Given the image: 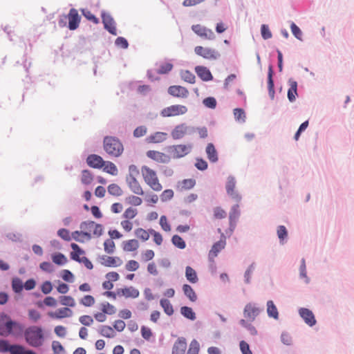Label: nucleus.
<instances>
[{
  "label": "nucleus",
  "instance_id": "nucleus-1",
  "mask_svg": "<svg viewBox=\"0 0 354 354\" xmlns=\"http://www.w3.org/2000/svg\"><path fill=\"white\" fill-rule=\"evenodd\" d=\"M24 329V326L21 324L12 321L8 315H0V335L5 337L10 335L14 336L21 335Z\"/></svg>",
  "mask_w": 354,
  "mask_h": 354
},
{
  "label": "nucleus",
  "instance_id": "nucleus-2",
  "mask_svg": "<svg viewBox=\"0 0 354 354\" xmlns=\"http://www.w3.org/2000/svg\"><path fill=\"white\" fill-rule=\"evenodd\" d=\"M24 337L26 342L31 346L39 347L44 342V335L41 327L32 326L24 330Z\"/></svg>",
  "mask_w": 354,
  "mask_h": 354
},
{
  "label": "nucleus",
  "instance_id": "nucleus-3",
  "mask_svg": "<svg viewBox=\"0 0 354 354\" xmlns=\"http://www.w3.org/2000/svg\"><path fill=\"white\" fill-rule=\"evenodd\" d=\"M104 150L110 156L120 157L124 152V146L119 138L114 136H106L103 140Z\"/></svg>",
  "mask_w": 354,
  "mask_h": 354
},
{
  "label": "nucleus",
  "instance_id": "nucleus-4",
  "mask_svg": "<svg viewBox=\"0 0 354 354\" xmlns=\"http://www.w3.org/2000/svg\"><path fill=\"white\" fill-rule=\"evenodd\" d=\"M141 174L145 183L153 191L160 192L162 189L157 172L147 165L141 167Z\"/></svg>",
  "mask_w": 354,
  "mask_h": 354
},
{
  "label": "nucleus",
  "instance_id": "nucleus-5",
  "mask_svg": "<svg viewBox=\"0 0 354 354\" xmlns=\"http://www.w3.org/2000/svg\"><path fill=\"white\" fill-rule=\"evenodd\" d=\"M192 150L191 145H174L169 146L167 151L171 158L178 159L183 158L190 153Z\"/></svg>",
  "mask_w": 354,
  "mask_h": 354
},
{
  "label": "nucleus",
  "instance_id": "nucleus-6",
  "mask_svg": "<svg viewBox=\"0 0 354 354\" xmlns=\"http://www.w3.org/2000/svg\"><path fill=\"white\" fill-rule=\"evenodd\" d=\"M80 229L83 232H86L90 236H92L99 237L103 233V226L101 224L95 223L94 221H84L80 224Z\"/></svg>",
  "mask_w": 354,
  "mask_h": 354
},
{
  "label": "nucleus",
  "instance_id": "nucleus-7",
  "mask_svg": "<svg viewBox=\"0 0 354 354\" xmlns=\"http://www.w3.org/2000/svg\"><path fill=\"white\" fill-rule=\"evenodd\" d=\"M194 53L197 55L207 60H216L221 57V54L216 49L202 46H196Z\"/></svg>",
  "mask_w": 354,
  "mask_h": 354
},
{
  "label": "nucleus",
  "instance_id": "nucleus-8",
  "mask_svg": "<svg viewBox=\"0 0 354 354\" xmlns=\"http://www.w3.org/2000/svg\"><path fill=\"white\" fill-rule=\"evenodd\" d=\"M187 110V106L184 105L174 104L164 108L160 112V115L163 118L176 117L185 114Z\"/></svg>",
  "mask_w": 354,
  "mask_h": 354
},
{
  "label": "nucleus",
  "instance_id": "nucleus-9",
  "mask_svg": "<svg viewBox=\"0 0 354 354\" xmlns=\"http://www.w3.org/2000/svg\"><path fill=\"white\" fill-rule=\"evenodd\" d=\"M192 30L195 34L203 39L213 40L215 39L214 32L211 29L201 24L193 25Z\"/></svg>",
  "mask_w": 354,
  "mask_h": 354
},
{
  "label": "nucleus",
  "instance_id": "nucleus-10",
  "mask_svg": "<svg viewBox=\"0 0 354 354\" xmlns=\"http://www.w3.org/2000/svg\"><path fill=\"white\" fill-rule=\"evenodd\" d=\"M226 245V238L222 234L221 239L214 243L211 250L209 252L208 257L209 261H214V259L217 257L218 254L225 248Z\"/></svg>",
  "mask_w": 354,
  "mask_h": 354
},
{
  "label": "nucleus",
  "instance_id": "nucleus-11",
  "mask_svg": "<svg viewBox=\"0 0 354 354\" xmlns=\"http://www.w3.org/2000/svg\"><path fill=\"white\" fill-rule=\"evenodd\" d=\"M147 156L158 163H168L170 162V156L158 151L149 150L146 153Z\"/></svg>",
  "mask_w": 354,
  "mask_h": 354
},
{
  "label": "nucleus",
  "instance_id": "nucleus-12",
  "mask_svg": "<svg viewBox=\"0 0 354 354\" xmlns=\"http://www.w3.org/2000/svg\"><path fill=\"white\" fill-rule=\"evenodd\" d=\"M67 18L68 19V28L71 30H76L79 27L81 19L77 10L75 8H71L69 10Z\"/></svg>",
  "mask_w": 354,
  "mask_h": 354
},
{
  "label": "nucleus",
  "instance_id": "nucleus-13",
  "mask_svg": "<svg viewBox=\"0 0 354 354\" xmlns=\"http://www.w3.org/2000/svg\"><path fill=\"white\" fill-rule=\"evenodd\" d=\"M260 313V309L254 304H248L244 308V317L249 321H254Z\"/></svg>",
  "mask_w": 354,
  "mask_h": 354
},
{
  "label": "nucleus",
  "instance_id": "nucleus-14",
  "mask_svg": "<svg viewBox=\"0 0 354 354\" xmlns=\"http://www.w3.org/2000/svg\"><path fill=\"white\" fill-rule=\"evenodd\" d=\"M168 93L174 97L182 98H185L189 95V91L186 88L176 85L169 86Z\"/></svg>",
  "mask_w": 354,
  "mask_h": 354
},
{
  "label": "nucleus",
  "instance_id": "nucleus-15",
  "mask_svg": "<svg viewBox=\"0 0 354 354\" xmlns=\"http://www.w3.org/2000/svg\"><path fill=\"white\" fill-rule=\"evenodd\" d=\"M101 263L106 267H118L122 264V261L118 257L104 255L100 258Z\"/></svg>",
  "mask_w": 354,
  "mask_h": 354
},
{
  "label": "nucleus",
  "instance_id": "nucleus-16",
  "mask_svg": "<svg viewBox=\"0 0 354 354\" xmlns=\"http://www.w3.org/2000/svg\"><path fill=\"white\" fill-rule=\"evenodd\" d=\"M86 163L91 167L100 169L103 167L104 165V160L100 156L91 154L87 157Z\"/></svg>",
  "mask_w": 354,
  "mask_h": 354
},
{
  "label": "nucleus",
  "instance_id": "nucleus-17",
  "mask_svg": "<svg viewBox=\"0 0 354 354\" xmlns=\"http://www.w3.org/2000/svg\"><path fill=\"white\" fill-rule=\"evenodd\" d=\"M102 17V22L105 29H106L111 34L116 35L117 30L115 28V21L111 16L109 15L103 14Z\"/></svg>",
  "mask_w": 354,
  "mask_h": 354
},
{
  "label": "nucleus",
  "instance_id": "nucleus-18",
  "mask_svg": "<svg viewBox=\"0 0 354 354\" xmlns=\"http://www.w3.org/2000/svg\"><path fill=\"white\" fill-rule=\"evenodd\" d=\"M73 311L69 308L64 307L57 309L55 312L48 313L49 317L53 319H63L73 315Z\"/></svg>",
  "mask_w": 354,
  "mask_h": 354
},
{
  "label": "nucleus",
  "instance_id": "nucleus-19",
  "mask_svg": "<svg viewBox=\"0 0 354 354\" xmlns=\"http://www.w3.org/2000/svg\"><path fill=\"white\" fill-rule=\"evenodd\" d=\"M299 315L310 326H313L316 324L315 316L313 312L309 309L304 308H301L299 310Z\"/></svg>",
  "mask_w": 354,
  "mask_h": 354
},
{
  "label": "nucleus",
  "instance_id": "nucleus-20",
  "mask_svg": "<svg viewBox=\"0 0 354 354\" xmlns=\"http://www.w3.org/2000/svg\"><path fill=\"white\" fill-rule=\"evenodd\" d=\"M117 295L119 296H124L126 298H137L140 292L138 290L131 286L124 288H120L117 290Z\"/></svg>",
  "mask_w": 354,
  "mask_h": 354
},
{
  "label": "nucleus",
  "instance_id": "nucleus-21",
  "mask_svg": "<svg viewBox=\"0 0 354 354\" xmlns=\"http://www.w3.org/2000/svg\"><path fill=\"white\" fill-rule=\"evenodd\" d=\"M195 72L198 76L203 81L207 82L212 80L213 76L210 71L205 66H197L195 68Z\"/></svg>",
  "mask_w": 354,
  "mask_h": 354
},
{
  "label": "nucleus",
  "instance_id": "nucleus-22",
  "mask_svg": "<svg viewBox=\"0 0 354 354\" xmlns=\"http://www.w3.org/2000/svg\"><path fill=\"white\" fill-rule=\"evenodd\" d=\"M188 127L185 124H180L175 127L171 131V137L174 140H179L187 133Z\"/></svg>",
  "mask_w": 354,
  "mask_h": 354
},
{
  "label": "nucleus",
  "instance_id": "nucleus-23",
  "mask_svg": "<svg viewBox=\"0 0 354 354\" xmlns=\"http://www.w3.org/2000/svg\"><path fill=\"white\" fill-rule=\"evenodd\" d=\"M126 181L129 189L133 193L140 196L144 194L143 189L138 179L126 180Z\"/></svg>",
  "mask_w": 354,
  "mask_h": 354
},
{
  "label": "nucleus",
  "instance_id": "nucleus-24",
  "mask_svg": "<svg viewBox=\"0 0 354 354\" xmlns=\"http://www.w3.org/2000/svg\"><path fill=\"white\" fill-rule=\"evenodd\" d=\"M187 343L184 338H179L175 342L171 354H185Z\"/></svg>",
  "mask_w": 354,
  "mask_h": 354
},
{
  "label": "nucleus",
  "instance_id": "nucleus-25",
  "mask_svg": "<svg viewBox=\"0 0 354 354\" xmlns=\"http://www.w3.org/2000/svg\"><path fill=\"white\" fill-rule=\"evenodd\" d=\"M167 134L164 132L157 131L147 138V142L149 143H160L167 139Z\"/></svg>",
  "mask_w": 354,
  "mask_h": 354
},
{
  "label": "nucleus",
  "instance_id": "nucleus-26",
  "mask_svg": "<svg viewBox=\"0 0 354 354\" xmlns=\"http://www.w3.org/2000/svg\"><path fill=\"white\" fill-rule=\"evenodd\" d=\"M140 247V244L136 239H130L122 243V249L125 252H134Z\"/></svg>",
  "mask_w": 354,
  "mask_h": 354
},
{
  "label": "nucleus",
  "instance_id": "nucleus-27",
  "mask_svg": "<svg viewBox=\"0 0 354 354\" xmlns=\"http://www.w3.org/2000/svg\"><path fill=\"white\" fill-rule=\"evenodd\" d=\"M205 151L210 162H216L218 161V153L212 143H209L207 145Z\"/></svg>",
  "mask_w": 354,
  "mask_h": 354
},
{
  "label": "nucleus",
  "instance_id": "nucleus-28",
  "mask_svg": "<svg viewBox=\"0 0 354 354\" xmlns=\"http://www.w3.org/2000/svg\"><path fill=\"white\" fill-rule=\"evenodd\" d=\"M72 239L80 243H84L91 240V236L82 230L80 231L76 230L71 234Z\"/></svg>",
  "mask_w": 354,
  "mask_h": 354
},
{
  "label": "nucleus",
  "instance_id": "nucleus-29",
  "mask_svg": "<svg viewBox=\"0 0 354 354\" xmlns=\"http://www.w3.org/2000/svg\"><path fill=\"white\" fill-rule=\"evenodd\" d=\"M290 88L288 91V98L290 102H293L297 95V83L293 80H289Z\"/></svg>",
  "mask_w": 354,
  "mask_h": 354
},
{
  "label": "nucleus",
  "instance_id": "nucleus-30",
  "mask_svg": "<svg viewBox=\"0 0 354 354\" xmlns=\"http://www.w3.org/2000/svg\"><path fill=\"white\" fill-rule=\"evenodd\" d=\"M100 334L107 338H113L115 336V333L112 327L107 325L102 326L99 329Z\"/></svg>",
  "mask_w": 354,
  "mask_h": 354
},
{
  "label": "nucleus",
  "instance_id": "nucleus-31",
  "mask_svg": "<svg viewBox=\"0 0 354 354\" xmlns=\"http://www.w3.org/2000/svg\"><path fill=\"white\" fill-rule=\"evenodd\" d=\"M273 70L272 66L271 65L268 67V87L269 91V94L272 98L274 97V82L272 80Z\"/></svg>",
  "mask_w": 354,
  "mask_h": 354
},
{
  "label": "nucleus",
  "instance_id": "nucleus-32",
  "mask_svg": "<svg viewBox=\"0 0 354 354\" xmlns=\"http://www.w3.org/2000/svg\"><path fill=\"white\" fill-rule=\"evenodd\" d=\"M267 313L269 317H273L275 319L279 318L278 310L271 300L267 302Z\"/></svg>",
  "mask_w": 354,
  "mask_h": 354
},
{
  "label": "nucleus",
  "instance_id": "nucleus-33",
  "mask_svg": "<svg viewBox=\"0 0 354 354\" xmlns=\"http://www.w3.org/2000/svg\"><path fill=\"white\" fill-rule=\"evenodd\" d=\"M71 248L73 250V252L71 253V259H73L74 261L79 262V261L82 258L80 257V255L83 254L84 253V251L82 250L76 243H71Z\"/></svg>",
  "mask_w": 354,
  "mask_h": 354
},
{
  "label": "nucleus",
  "instance_id": "nucleus-34",
  "mask_svg": "<svg viewBox=\"0 0 354 354\" xmlns=\"http://www.w3.org/2000/svg\"><path fill=\"white\" fill-rule=\"evenodd\" d=\"M183 290L185 295L189 298V299L194 302L197 299V295L194 289L188 284H185L183 286Z\"/></svg>",
  "mask_w": 354,
  "mask_h": 354
},
{
  "label": "nucleus",
  "instance_id": "nucleus-35",
  "mask_svg": "<svg viewBox=\"0 0 354 354\" xmlns=\"http://www.w3.org/2000/svg\"><path fill=\"white\" fill-rule=\"evenodd\" d=\"M134 234L138 239H140L142 241H147L149 239L151 234L149 230L147 231L141 227L136 229L134 231Z\"/></svg>",
  "mask_w": 354,
  "mask_h": 354
},
{
  "label": "nucleus",
  "instance_id": "nucleus-36",
  "mask_svg": "<svg viewBox=\"0 0 354 354\" xmlns=\"http://www.w3.org/2000/svg\"><path fill=\"white\" fill-rule=\"evenodd\" d=\"M185 276L187 279L192 283H196L198 281L196 271L190 266L186 267Z\"/></svg>",
  "mask_w": 354,
  "mask_h": 354
},
{
  "label": "nucleus",
  "instance_id": "nucleus-37",
  "mask_svg": "<svg viewBox=\"0 0 354 354\" xmlns=\"http://www.w3.org/2000/svg\"><path fill=\"white\" fill-rule=\"evenodd\" d=\"M103 169L105 172L110 174L113 176H116L118 174V170L117 167L114 163L110 161L105 162L103 166Z\"/></svg>",
  "mask_w": 354,
  "mask_h": 354
},
{
  "label": "nucleus",
  "instance_id": "nucleus-38",
  "mask_svg": "<svg viewBox=\"0 0 354 354\" xmlns=\"http://www.w3.org/2000/svg\"><path fill=\"white\" fill-rule=\"evenodd\" d=\"M140 174L138 167L135 165H131L128 167V174L126 176V180L137 179Z\"/></svg>",
  "mask_w": 354,
  "mask_h": 354
},
{
  "label": "nucleus",
  "instance_id": "nucleus-39",
  "mask_svg": "<svg viewBox=\"0 0 354 354\" xmlns=\"http://www.w3.org/2000/svg\"><path fill=\"white\" fill-rule=\"evenodd\" d=\"M79 303L85 307H91L95 304V299L92 295H86L79 300Z\"/></svg>",
  "mask_w": 354,
  "mask_h": 354
},
{
  "label": "nucleus",
  "instance_id": "nucleus-40",
  "mask_svg": "<svg viewBox=\"0 0 354 354\" xmlns=\"http://www.w3.org/2000/svg\"><path fill=\"white\" fill-rule=\"evenodd\" d=\"M160 306L163 308L165 313L168 315H171L174 313V308L170 303V301L168 299H162L160 300Z\"/></svg>",
  "mask_w": 354,
  "mask_h": 354
},
{
  "label": "nucleus",
  "instance_id": "nucleus-41",
  "mask_svg": "<svg viewBox=\"0 0 354 354\" xmlns=\"http://www.w3.org/2000/svg\"><path fill=\"white\" fill-rule=\"evenodd\" d=\"M101 310L106 315H113L116 313V308L114 306L107 301L101 304Z\"/></svg>",
  "mask_w": 354,
  "mask_h": 354
},
{
  "label": "nucleus",
  "instance_id": "nucleus-42",
  "mask_svg": "<svg viewBox=\"0 0 354 354\" xmlns=\"http://www.w3.org/2000/svg\"><path fill=\"white\" fill-rule=\"evenodd\" d=\"M59 301L62 305L65 306L75 307L76 305L75 299L71 296H61Z\"/></svg>",
  "mask_w": 354,
  "mask_h": 354
},
{
  "label": "nucleus",
  "instance_id": "nucleus-43",
  "mask_svg": "<svg viewBox=\"0 0 354 354\" xmlns=\"http://www.w3.org/2000/svg\"><path fill=\"white\" fill-rule=\"evenodd\" d=\"M181 314L186 318L190 320H194L196 319V314L193 311L192 308L187 306H183L180 308Z\"/></svg>",
  "mask_w": 354,
  "mask_h": 354
},
{
  "label": "nucleus",
  "instance_id": "nucleus-44",
  "mask_svg": "<svg viewBox=\"0 0 354 354\" xmlns=\"http://www.w3.org/2000/svg\"><path fill=\"white\" fill-rule=\"evenodd\" d=\"M53 261L57 265H64L67 263L66 257L62 253H55L52 255Z\"/></svg>",
  "mask_w": 354,
  "mask_h": 354
},
{
  "label": "nucleus",
  "instance_id": "nucleus-45",
  "mask_svg": "<svg viewBox=\"0 0 354 354\" xmlns=\"http://www.w3.org/2000/svg\"><path fill=\"white\" fill-rule=\"evenodd\" d=\"M93 176L91 172L87 169L82 171L81 181L84 185H89L92 183Z\"/></svg>",
  "mask_w": 354,
  "mask_h": 354
},
{
  "label": "nucleus",
  "instance_id": "nucleus-46",
  "mask_svg": "<svg viewBox=\"0 0 354 354\" xmlns=\"http://www.w3.org/2000/svg\"><path fill=\"white\" fill-rule=\"evenodd\" d=\"M108 192L115 196H120L122 194V190L120 187L115 183L108 186Z\"/></svg>",
  "mask_w": 354,
  "mask_h": 354
},
{
  "label": "nucleus",
  "instance_id": "nucleus-47",
  "mask_svg": "<svg viewBox=\"0 0 354 354\" xmlns=\"http://www.w3.org/2000/svg\"><path fill=\"white\" fill-rule=\"evenodd\" d=\"M12 288L15 292H21L24 288L22 281L19 278H14L12 281Z\"/></svg>",
  "mask_w": 354,
  "mask_h": 354
},
{
  "label": "nucleus",
  "instance_id": "nucleus-48",
  "mask_svg": "<svg viewBox=\"0 0 354 354\" xmlns=\"http://www.w3.org/2000/svg\"><path fill=\"white\" fill-rule=\"evenodd\" d=\"M172 243L177 248L180 249H184L186 247L185 242L184 240L178 235H174L171 239Z\"/></svg>",
  "mask_w": 354,
  "mask_h": 354
},
{
  "label": "nucleus",
  "instance_id": "nucleus-49",
  "mask_svg": "<svg viewBox=\"0 0 354 354\" xmlns=\"http://www.w3.org/2000/svg\"><path fill=\"white\" fill-rule=\"evenodd\" d=\"M181 77L184 81L190 84H194L195 82V75L189 71H183L181 73Z\"/></svg>",
  "mask_w": 354,
  "mask_h": 354
},
{
  "label": "nucleus",
  "instance_id": "nucleus-50",
  "mask_svg": "<svg viewBox=\"0 0 354 354\" xmlns=\"http://www.w3.org/2000/svg\"><path fill=\"white\" fill-rule=\"evenodd\" d=\"M137 214H138V211L136 209L133 208V207H128L127 209H126V210L123 213L122 216H123V218H124L126 219L131 220V219H133V218H135Z\"/></svg>",
  "mask_w": 354,
  "mask_h": 354
},
{
  "label": "nucleus",
  "instance_id": "nucleus-51",
  "mask_svg": "<svg viewBox=\"0 0 354 354\" xmlns=\"http://www.w3.org/2000/svg\"><path fill=\"white\" fill-rule=\"evenodd\" d=\"M104 251L108 254H112L115 250V243L111 239H106L104 243Z\"/></svg>",
  "mask_w": 354,
  "mask_h": 354
},
{
  "label": "nucleus",
  "instance_id": "nucleus-52",
  "mask_svg": "<svg viewBox=\"0 0 354 354\" xmlns=\"http://www.w3.org/2000/svg\"><path fill=\"white\" fill-rule=\"evenodd\" d=\"M180 185L182 189H190L195 186L196 180L192 178L185 179L180 183Z\"/></svg>",
  "mask_w": 354,
  "mask_h": 354
},
{
  "label": "nucleus",
  "instance_id": "nucleus-53",
  "mask_svg": "<svg viewBox=\"0 0 354 354\" xmlns=\"http://www.w3.org/2000/svg\"><path fill=\"white\" fill-rule=\"evenodd\" d=\"M141 335L147 341H149L153 336V333L149 327L142 326L141 327Z\"/></svg>",
  "mask_w": 354,
  "mask_h": 354
},
{
  "label": "nucleus",
  "instance_id": "nucleus-54",
  "mask_svg": "<svg viewBox=\"0 0 354 354\" xmlns=\"http://www.w3.org/2000/svg\"><path fill=\"white\" fill-rule=\"evenodd\" d=\"M174 193L172 189H168L164 190L160 194V200L162 202H166L171 200L174 197Z\"/></svg>",
  "mask_w": 354,
  "mask_h": 354
},
{
  "label": "nucleus",
  "instance_id": "nucleus-55",
  "mask_svg": "<svg viewBox=\"0 0 354 354\" xmlns=\"http://www.w3.org/2000/svg\"><path fill=\"white\" fill-rule=\"evenodd\" d=\"M214 218L216 219H222L226 217V212L221 207H216L213 210Z\"/></svg>",
  "mask_w": 354,
  "mask_h": 354
},
{
  "label": "nucleus",
  "instance_id": "nucleus-56",
  "mask_svg": "<svg viewBox=\"0 0 354 354\" xmlns=\"http://www.w3.org/2000/svg\"><path fill=\"white\" fill-rule=\"evenodd\" d=\"M79 322L84 326H90L93 324V318L90 315H82L79 317Z\"/></svg>",
  "mask_w": 354,
  "mask_h": 354
},
{
  "label": "nucleus",
  "instance_id": "nucleus-57",
  "mask_svg": "<svg viewBox=\"0 0 354 354\" xmlns=\"http://www.w3.org/2000/svg\"><path fill=\"white\" fill-rule=\"evenodd\" d=\"M199 344L196 340H193L189 345L187 354H198Z\"/></svg>",
  "mask_w": 354,
  "mask_h": 354
},
{
  "label": "nucleus",
  "instance_id": "nucleus-58",
  "mask_svg": "<svg viewBox=\"0 0 354 354\" xmlns=\"http://www.w3.org/2000/svg\"><path fill=\"white\" fill-rule=\"evenodd\" d=\"M57 234L59 237H61L62 239L66 241H69L72 239L71 234H70L69 231L64 228L59 229L57 232Z\"/></svg>",
  "mask_w": 354,
  "mask_h": 354
},
{
  "label": "nucleus",
  "instance_id": "nucleus-59",
  "mask_svg": "<svg viewBox=\"0 0 354 354\" xmlns=\"http://www.w3.org/2000/svg\"><path fill=\"white\" fill-rule=\"evenodd\" d=\"M290 28H291V31H292V34L294 35V36L297 39H298L299 40H302V32L300 30V28L295 23L292 22L291 24Z\"/></svg>",
  "mask_w": 354,
  "mask_h": 354
},
{
  "label": "nucleus",
  "instance_id": "nucleus-60",
  "mask_svg": "<svg viewBox=\"0 0 354 354\" xmlns=\"http://www.w3.org/2000/svg\"><path fill=\"white\" fill-rule=\"evenodd\" d=\"M203 104L210 109H214L216 106V100L213 97H208L203 100Z\"/></svg>",
  "mask_w": 354,
  "mask_h": 354
},
{
  "label": "nucleus",
  "instance_id": "nucleus-61",
  "mask_svg": "<svg viewBox=\"0 0 354 354\" xmlns=\"http://www.w3.org/2000/svg\"><path fill=\"white\" fill-rule=\"evenodd\" d=\"M173 68V65L171 63L166 62L160 66V68L158 71L159 74H165L171 71Z\"/></svg>",
  "mask_w": 354,
  "mask_h": 354
},
{
  "label": "nucleus",
  "instance_id": "nucleus-62",
  "mask_svg": "<svg viewBox=\"0 0 354 354\" xmlns=\"http://www.w3.org/2000/svg\"><path fill=\"white\" fill-rule=\"evenodd\" d=\"M127 201H128V203L129 204L135 205V206H139L142 203V200L141 198H140V197H138L137 196H134V195L129 196L127 198Z\"/></svg>",
  "mask_w": 354,
  "mask_h": 354
},
{
  "label": "nucleus",
  "instance_id": "nucleus-63",
  "mask_svg": "<svg viewBox=\"0 0 354 354\" xmlns=\"http://www.w3.org/2000/svg\"><path fill=\"white\" fill-rule=\"evenodd\" d=\"M261 32L262 37L264 39H268L272 37V32L269 29V27L268 25L263 24L261 27Z\"/></svg>",
  "mask_w": 354,
  "mask_h": 354
},
{
  "label": "nucleus",
  "instance_id": "nucleus-64",
  "mask_svg": "<svg viewBox=\"0 0 354 354\" xmlns=\"http://www.w3.org/2000/svg\"><path fill=\"white\" fill-rule=\"evenodd\" d=\"M52 349L55 354H59L64 351L63 346L58 341H53L52 342Z\"/></svg>",
  "mask_w": 354,
  "mask_h": 354
}]
</instances>
